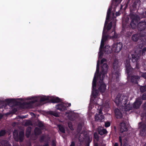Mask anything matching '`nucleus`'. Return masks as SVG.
<instances>
[{"label": "nucleus", "instance_id": "1", "mask_svg": "<svg viewBox=\"0 0 146 146\" xmlns=\"http://www.w3.org/2000/svg\"><path fill=\"white\" fill-rule=\"evenodd\" d=\"M132 19L130 25L133 29H135L137 27L139 31H140V36H146V21L145 20L140 21V17L137 15L132 14L130 16Z\"/></svg>", "mask_w": 146, "mask_h": 146}, {"label": "nucleus", "instance_id": "2", "mask_svg": "<svg viewBox=\"0 0 146 146\" xmlns=\"http://www.w3.org/2000/svg\"><path fill=\"white\" fill-rule=\"evenodd\" d=\"M16 100H19L21 101L23 100L21 98H17L16 99L11 98L6 99L5 101L0 100V108L5 107L6 106V104L9 105H11L13 103L15 106H18L22 105H30L37 102V99H36L29 101L28 102H25L22 103L21 102L17 101Z\"/></svg>", "mask_w": 146, "mask_h": 146}, {"label": "nucleus", "instance_id": "3", "mask_svg": "<svg viewBox=\"0 0 146 146\" xmlns=\"http://www.w3.org/2000/svg\"><path fill=\"white\" fill-rule=\"evenodd\" d=\"M99 62V60L98 61L96 67V72L97 74L96 75L95 73L94 75H95L97 79H100V78H102V76L103 75L105 76V74H107L108 73V65L106 63H104L102 66V71L100 72L99 73V67L98 62Z\"/></svg>", "mask_w": 146, "mask_h": 146}, {"label": "nucleus", "instance_id": "4", "mask_svg": "<svg viewBox=\"0 0 146 146\" xmlns=\"http://www.w3.org/2000/svg\"><path fill=\"white\" fill-rule=\"evenodd\" d=\"M105 77V76L103 75L102 78L99 79L100 80L98 81L97 85L99 91L101 93L104 92L106 89V85L103 82Z\"/></svg>", "mask_w": 146, "mask_h": 146}, {"label": "nucleus", "instance_id": "5", "mask_svg": "<svg viewBox=\"0 0 146 146\" xmlns=\"http://www.w3.org/2000/svg\"><path fill=\"white\" fill-rule=\"evenodd\" d=\"M96 76L95 75L93 79L92 83V90L93 91L92 94L93 96L94 97L97 96L99 93V91L96 89Z\"/></svg>", "mask_w": 146, "mask_h": 146}, {"label": "nucleus", "instance_id": "6", "mask_svg": "<svg viewBox=\"0 0 146 146\" xmlns=\"http://www.w3.org/2000/svg\"><path fill=\"white\" fill-rule=\"evenodd\" d=\"M46 101H48V102L52 103L59 102H61V100L58 97L55 98H52L50 100L48 97L42 98L40 99V101L41 102H44Z\"/></svg>", "mask_w": 146, "mask_h": 146}, {"label": "nucleus", "instance_id": "7", "mask_svg": "<svg viewBox=\"0 0 146 146\" xmlns=\"http://www.w3.org/2000/svg\"><path fill=\"white\" fill-rule=\"evenodd\" d=\"M113 74L116 75V78L119 77V63L118 61L115 60L113 64Z\"/></svg>", "mask_w": 146, "mask_h": 146}, {"label": "nucleus", "instance_id": "8", "mask_svg": "<svg viewBox=\"0 0 146 146\" xmlns=\"http://www.w3.org/2000/svg\"><path fill=\"white\" fill-rule=\"evenodd\" d=\"M128 99L127 96L123 95L120 96L119 94V105L120 104H122V105H123L124 106H125L127 102Z\"/></svg>", "mask_w": 146, "mask_h": 146}, {"label": "nucleus", "instance_id": "9", "mask_svg": "<svg viewBox=\"0 0 146 146\" xmlns=\"http://www.w3.org/2000/svg\"><path fill=\"white\" fill-rule=\"evenodd\" d=\"M140 134L141 136H146V124L142 123L139 126Z\"/></svg>", "mask_w": 146, "mask_h": 146}, {"label": "nucleus", "instance_id": "10", "mask_svg": "<svg viewBox=\"0 0 146 146\" xmlns=\"http://www.w3.org/2000/svg\"><path fill=\"white\" fill-rule=\"evenodd\" d=\"M142 103V101L141 99L137 98L132 105V107L134 108L137 109L139 108Z\"/></svg>", "mask_w": 146, "mask_h": 146}, {"label": "nucleus", "instance_id": "11", "mask_svg": "<svg viewBox=\"0 0 146 146\" xmlns=\"http://www.w3.org/2000/svg\"><path fill=\"white\" fill-rule=\"evenodd\" d=\"M120 126V132L123 133V132L127 131L128 130L126 124L124 122H122L119 124Z\"/></svg>", "mask_w": 146, "mask_h": 146}, {"label": "nucleus", "instance_id": "12", "mask_svg": "<svg viewBox=\"0 0 146 146\" xmlns=\"http://www.w3.org/2000/svg\"><path fill=\"white\" fill-rule=\"evenodd\" d=\"M55 108L57 110L61 111L67 110L66 107L64 105V103L58 104L56 106Z\"/></svg>", "mask_w": 146, "mask_h": 146}, {"label": "nucleus", "instance_id": "13", "mask_svg": "<svg viewBox=\"0 0 146 146\" xmlns=\"http://www.w3.org/2000/svg\"><path fill=\"white\" fill-rule=\"evenodd\" d=\"M129 78L128 79H130L131 82L135 84H138V81L139 79V77L138 76H131L129 75Z\"/></svg>", "mask_w": 146, "mask_h": 146}, {"label": "nucleus", "instance_id": "14", "mask_svg": "<svg viewBox=\"0 0 146 146\" xmlns=\"http://www.w3.org/2000/svg\"><path fill=\"white\" fill-rule=\"evenodd\" d=\"M104 118V116L100 114H96L95 116V120L97 121L100 122H102Z\"/></svg>", "mask_w": 146, "mask_h": 146}, {"label": "nucleus", "instance_id": "15", "mask_svg": "<svg viewBox=\"0 0 146 146\" xmlns=\"http://www.w3.org/2000/svg\"><path fill=\"white\" fill-rule=\"evenodd\" d=\"M107 25V23H106V21H105L104 25V28L103 31V33H102V39L101 40L103 41L104 42H105L106 40L108 38V36L107 35H106V34L105 33V28Z\"/></svg>", "mask_w": 146, "mask_h": 146}, {"label": "nucleus", "instance_id": "16", "mask_svg": "<svg viewBox=\"0 0 146 146\" xmlns=\"http://www.w3.org/2000/svg\"><path fill=\"white\" fill-rule=\"evenodd\" d=\"M126 70L127 74V78H129V74L131 71V66L129 63H127L125 65Z\"/></svg>", "mask_w": 146, "mask_h": 146}, {"label": "nucleus", "instance_id": "17", "mask_svg": "<svg viewBox=\"0 0 146 146\" xmlns=\"http://www.w3.org/2000/svg\"><path fill=\"white\" fill-rule=\"evenodd\" d=\"M119 43L117 42H115L113 44L112 46V49L113 51H114L115 52L118 53L119 52V50H118L117 47Z\"/></svg>", "mask_w": 146, "mask_h": 146}, {"label": "nucleus", "instance_id": "18", "mask_svg": "<svg viewBox=\"0 0 146 146\" xmlns=\"http://www.w3.org/2000/svg\"><path fill=\"white\" fill-rule=\"evenodd\" d=\"M131 60L133 62H136L139 58V57L138 55L134 54H131Z\"/></svg>", "mask_w": 146, "mask_h": 146}, {"label": "nucleus", "instance_id": "19", "mask_svg": "<svg viewBox=\"0 0 146 146\" xmlns=\"http://www.w3.org/2000/svg\"><path fill=\"white\" fill-rule=\"evenodd\" d=\"M139 35L138 34H135L132 35L131 38L133 41L137 42L139 39Z\"/></svg>", "mask_w": 146, "mask_h": 146}, {"label": "nucleus", "instance_id": "20", "mask_svg": "<svg viewBox=\"0 0 146 146\" xmlns=\"http://www.w3.org/2000/svg\"><path fill=\"white\" fill-rule=\"evenodd\" d=\"M111 8H109L108 9V11H107L106 17V21L107 25L108 24L107 20H109L110 19V15L111 14Z\"/></svg>", "mask_w": 146, "mask_h": 146}, {"label": "nucleus", "instance_id": "21", "mask_svg": "<svg viewBox=\"0 0 146 146\" xmlns=\"http://www.w3.org/2000/svg\"><path fill=\"white\" fill-rule=\"evenodd\" d=\"M34 133L35 135H38L42 133L41 129L38 127H36L34 130Z\"/></svg>", "mask_w": 146, "mask_h": 146}, {"label": "nucleus", "instance_id": "22", "mask_svg": "<svg viewBox=\"0 0 146 146\" xmlns=\"http://www.w3.org/2000/svg\"><path fill=\"white\" fill-rule=\"evenodd\" d=\"M24 133L23 131H21L19 132L18 136L19 139L21 142H22L23 140Z\"/></svg>", "mask_w": 146, "mask_h": 146}, {"label": "nucleus", "instance_id": "23", "mask_svg": "<svg viewBox=\"0 0 146 146\" xmlns=\"http://www.w3.org/2000/svg\"><path fill=\"white\" fill-rule=\"evenodd\" d=\"M58 127L59 131L62 133H65V129L64 127L62 125L59 124L58 125Z\"/></svg>", "mask_w": 146, "mask_h": 146}, {"label": "nucleus", "instance_id": "24", "mask_svg": "<svg viewBox=\"0 0 146 146\" xmlns=\"http://www.w3.org/2000/svg\"><path fill=\"white\" fill-rule=\"evenodd\" d=\"M31 127H28L26 130V136L27 137H28L29 135L31 133Z\"/></svg>", "mask_w": 146, "mask_h": 146}, {"label": "nucleus", "instance_id": "25", "mask_svg": "<svg viewBox=\"0 0 146 146\" xmlns=\"http://www.w3.org/2000/svg\"><path fill=\"white\" fill-rule=\"evenodd\" d=\"M107 131L106 129H102L100 130H99L98 131V133L100 135H103L107 133Z\"/></svg>", "mask_w": 146, "mask_h": 146}, {"label": "nucleus", "instance_id": "26", "mask_svg": "<svg viewBox=\"0 0 146 146\" xmlns=\"http://www.w3.org/2000/svg\"><path fill=\"white\" fill-rule=\"evenodd\" d=\"M111 4L112 5L115 6L114 8L115 9L119 4V0H112Z\"/></svg>", "mask_w": 146, "mask_h": 146}, {"label": "nucleus", "instance_id": "27", "mask_svg": "<svg viewBox=\"0 0 146 146\" xmlns=\"http://www.w3.org/2000/svg\"><path fill=\"white\" fill-rule=\"evenodd\" d=\"M92 137L88 136L86 138V141L87 143V145L88 146H89L90 143L92 141Z\"/></svg>", "mask_w": 146, "mask_h": 146}, {"label": "nucleus", "instance_id": "28", "mask_svg": "<svg viewBox=\"0 0 146 146\" xmlns=\"http://www.w3.org/2000/svg\"><path fill=\"white\" fill-rule=\"evenodd\" d=\"M140 90L141 93H143L145 92L146 91V85L140 86Z\"/></svg>", "mask_w": 146, "mask_h": 146}, {"label": "nucleus", "instance_id": "29", "mask_svg": "<svg viewBox=\"0 0 146 146\" xmlns=\"http://www.w3.org/2000/svg\"><path fill=\"white\" fill-rule=\"evenodd\" d=\"M115 117L117 119L119 118V109L117 108L114 110Z\"/></svg>", "mask_w": 146, "mask_h": 146}, {"label": "nucleus", "instance_id": "30", "mask_svg": "<svg viewBox=\"0 0 146 146\" xmlns=\"http://www.w3.org/2000/svg\"><path fill=\"white\" fill-rule=\"evenodd\" d=\"M114 102L117 107L119 106V94H117L114 99Z\"/></svg>", "mask_w": 146, "mask_h": 146}, {"label": "nucleus", "instance_id": "31", "mask_svg": "<svg viewBox=\"0 0 146 146\" xmlns=\"http://www.w3.org/2000/svg\"><path fill=\"white\" fill-rule=\"evenodd\" d=\"M145 42L142 40L139 43H138V47L139 48L141 49L144 46Z\"/></svg>", "mask_w": 146, "mask_h": 146}, {"label": "nucleus", "instance_id": "32", "mask_svg": "<svg viewBox=\"0 0 146 146\" xmlns=\"http://www.w3.org/2000/svg\"><path fill=\"white\" fill-rule=\"evenodd\" d=\"M112 25V23L111 22H110L108 25L107 27L106 28V29L107 31H108L110 30L111 28Z\"/></svg>", "mask_w": 146, "mask_h": 146}, {"label": "nucleus", "instance_id": "33", "mask_svg": "<svg viewBox=\"0 0 146 146\" xmlns=\"http://www.w3.org/2000/svg\"><path fill=\"white\" fill-rule=\"evenodd\" d=\"M25 125L26 126H27L29 125H32V124L30 120H28L25 123Z\"/></svg>", "mask_w": 146, "mask_h": 146}, {"label": "nucleus", "instance_id": "34", "mask_svg": "<svg viewBox=\"0 0 146 146\" xmlns=\"http://www.w3.org/2000/svg\"><path fill=\"white\" fill-rule=\"evenodd\" d=\"M111 125V123L109 121L105 122V127H108L110 126Z\"/></svg>", "mask_w": 146, "mask_h": 146}, {"label": "nucleus", "instance_id": "35", "mask_svg": "<svg viewBox=\"0 0 146 146\" xmlns=\"http://www.w3.org/2000/svg\"><path fill=\"white\" fill-rule=\"evenodd\" d=\"M50 114L56 117H58L59 116L58 114L57 113L52 111H51L50 112Z\"/></svg>", "mask_w": 146, "mask_h": 146}, {"label": "nucleus", "instance_id": "36", "mask_svg": "<svg viewBox=\"0 0 146 146\" xmlns=\"http://www.w3.org/2000/svg\"><path fill=\"white\" fill-rule=\"evenodd\" d=\"M6 131L5 130H2L0 131V136H4L6 134Z\"/></svg>", "mask_w": 146, "mask_h": 146}, {"label": "nucleus", "instance_id": "37", "mask_svg": "<svg viewBox=\"0 0 146 146\" xmlns=\"http://www.w3.org/2000/svg\"><path fill=\"white\" fill-rule=\"evenodd\" d=\"M103 52L101 49L100 50V52L99 54V58H102L103 55Z\"/></svg>", "mask_w": 146, "mask_h": 146}, {"label": "nucleus", "instance_id": "38", "mask_svg": "<svg viewBox=\"0 0 146 146\" xmlns=\"http://www.w3.org/2000/svg\"><path fill=\"white\" fill-rule=\"evenodd\" d=\"M105 42L101 40V44L100 47V50L102 49L104 47V45Z\"/></svg>", "mask_w": 146, "mask_h": 146}, {"label": "nucleus", "instance_id": "39", "mask_svg": "<svg viewBox=\"0 0 146 146\" xmlns=\"http://www.w3.org/2000/svg\"><path fill=\"white\" fill-rule=\"evenodd\" d=\"M37 125L40 127H42L44 126L43 123L41 121H39L38 122Z\"/></svg>", "mask_w": 146, "mask_h": 146}, {"label": "nucleus", "instance_id": "40", "mask_svg": "<svg viewBox=\"0 0 146 146\" xmlns=\"http://www.w3.org/2000/svg\"><path fill=\"white\" fill-rule=\"evenodd\" d=\"M112 37L114 39V41H115V40L117 39V35L116 34L115 31L114 32V35L112 36Z\"/></svg>", "mask_w": 146, "mask_h": 146}, {"label": "nucleus", "instance_id": "41", "mask_svg": "<svg viewBox=\"0 0 146 146\" xmlns=\"http://www.w3.org/2000/svg\"><path fill=\"white\" fill-rule=\"evenodd\" d=\"M142 99L143 100H146V93H144L142 96Z\"/></svg>", "mask_w": 146, "mask_h": 146}, {"label": "nucleus", "instance_id": "42", "mask_svg": "<svg viewBox=\"0 0 146 146\" xmlns=\"http://www.w3.org/2000/svg\"><path fill=\"white\" fill-rule=\"evenodd\" d=\"M145 52H146V47H144L143 49V50L142 51V55H145Z\"/></svg>", "mask_w": 146, "mask_h": 146}, {"label": "nucleus", "instance_id": "43", "mask_svg": "<svg viewBox=\"0 0 146 146\" xmlns=\"http://www.w3.org/2000/svg\"><path fill=\"white\" fill-rule=\"evenodd\" d=\"M44 136H42L40 139V142H42L44 139Z\"/></svg>", "mask_w": 146, "mask_h": 146}, {"label": "nucleus", "instance_id": "44", "mask_svg": "<svg viewBox=\"0 0 146 146\" xmlns=\"http://www.w3.org/2000/svg\"><path fill=\"white\" fill-rule=\"evenodd\" d=\"M64 104L66 106V108L68 107H69L71 105V103H68V102L66 103H64Z\"/></svg>", "mask_w": 146, "mask_h": 146}, {"label": "nucleus", "instance_id": "45", "mask_svg": "<svg viewBox=\"0 0 146 146\" xmlns=\"http://www.w3.org/2000/svg\"><path fill=\"white\" fill-rule=\"evenodd\" d=\"M51 146H56V143L54 140H52V141Z\"/></svg>", "mask_w": 146, "mask_h": 146}, {"label": "nucleus", "instance_id": "46", "mask_svg": "<svg viewBox=\"0 0 146 146\" xmlns=\"http://www.w3.org/2000/svg\"><path fill=\"white\" fill-rule=\"evenodd\" d=\"M106 61V60L104 58H103L102 59L101 61V64H102L104 63V62Z\"/></svg>", "mask_w": 146, "mask_h": 146}, {"label": "nucleus", "instance_id": "47", "mask_svg": "<svg viewBox=\"0 0 146 146\" xmlns=\"http://www.w3.org/2000/svg\"><path fill=\"white\" fill-rule=\"evenodd\" d=\"M139 64L138 63H136V67H135V68L139 69Z\"/></svg>", "mask_w": 146, "mask_h": 146}, {"label": "nucleus", "instance_id": "48", "mask_svg": "<svg viewBox=\"0 0 146 146\" xmlns=\"http://www.w3.org/2000/svg\"><path fill=\"white\" fill-rule=\"evenodd\" d=\"M75 143L74 141H72L71 142V144L69 146H75Z\"/></svg>", "mask_w": 146, "mask_h": 146}, {"label": "nucleus", "instance_id": "49", "mask_svg": "<svg viewBox=\"0 0 146 146\" xmlns=\"http://www.w3.org/2000/svg\"><path fill=\"white\" fill-rule=\"evenodd\" d=\"M119 143H120L121 146L122 145V139L121 137L119 136Z\"/></svg>", "mask_w": 146, "mask_h": 146}, {"label": "nucleus", "instance_id": "50", "mask_svg": "<svg viewBox=\"0 0 146 146\" xmlns=\"http://www.w3.org/2000/svg\"><path fill=\"white\" fill-rule=\"evenodd\" d=\"M104 51L105 52H106V53H108L110 52V51H108V50H107V49L106 48H104Z\"/></svg>", "mask_w": 146, "mask_h": 146}, {"label": "nucleus", "instance_id": "51", "mask_svg": "<svg viewBox=\"0 0 146 146\" xmlns=\"http://www.w3.org/2000/svg\"><path fill=\"white\" fill-rule=\"evenodd\" d=\"M94 137H95V138L96 139H97V140H98V139H99V137H98V136L97 135L96 136H94Z\"/></svg>", "mask_w": 146, "mask_h": 146}, {"label": "nucleus", "instance_id": "52", "mask_svg": "<svg viewBox=\"0 0 146 146\" xmlns=\"http://www.w3.org/2000/svg\"><path fill=\"white\" fill-rule=\"evenodd\" d=\"M115 15L116 16H119V11L116 12Z\"/></svg>", "mask_w": 146, "mask_h": 146}, {"label": "nucleus", "instance_id": "53", "mask_svg": "<svg viewBox=\"0 0 146 146\" xmlns=\"http://www.w3.org/2000/svg\"><path fill=\"white\" fill-rule=\"evenodd\" d=\"M80 124H79L78 125V129H80V130L81 129L82 127L81 126L80 127Z\"/></svg>", "mask_w": 146, "mask_h": 146}, {"label": "nucleus", "instance_id": "54", "mask_svg": "<svg viewBox=\"0 0 146 146\" xmlns=\"http://www.w3.org/2000/svg\"><path fill=\"white\" fill-rule=\"evenodd\" d=\"M121 112L119 110V118H121Z\"/></svg>", "mask_w": 146, "mask_h": 146}, {"label": "nucleus", "instance_id": "55", "mask_svg": "<svg viewBox=\"0 0 146 146\" xmlns=\"http://www.w3.org/2000/svg\"><path fill=\"white\" fill-rule=\"evenodd\" d=\"M43 146H49V145L48 143H46Z\"/></svg>", "mask_w": 146, "mask_h": 146}, {"label": "nucleus", "instance_id": "56", "mask_svg": "<svg viewBox=\"0 0 146 146\" xmlns=\"http://www.w3.org/2000/svg\"><path fill=\"white\" fill-rule=\"evenodd\" d=\"M102 111L101 110H100L99 112V114H102Z\"/></svg>", "mask_w": 146, "mask_h": 146}, {"label": "nucleus", "instance_id": "57", "mask_svg": "<svg viewBox=\"0 0 146 146\" xmlns=\"http://www.w3.org/2000/svg\"><path fill=\"white\" fill-rule=\"evenodd\" d=\"M114 146H118L117 143H115L114 145Z\"/></svg>", "mask_w": 146, "mask_h": 146}, {"label": "nucleus", "instance_id": "58", "mask_svg": "<svg viewBox=\"0 0 146 146\" xmlns=\"http://www.w3.org/2000/svg\"><path fill=\"white\" fill-rule=\"evenodd\" d=\"M94 146H98V144L96 143L94 144Z\"/></svg>", "mask_w": 146, "mask_h": 146}, {"label": "nucleus", "instance_id": "59", "mask_svg": "<svg viewBox=\"0 0 146 146\" xmlns=\"http://www.w3.org/2000/svg\"><path fill=\"white\" fill-rule=\"evenodd\" d=\"M112 15L113 16H113H114V13H112Z\"/></svg>", "mask_w": 146, "mask_h": 146}, {"label": "nucleus", "instance_id": "60", "mask_svg": "<svg viewBox=\"0 0 146 146\" xmlns=\"http://www.w3.org/2000/svg\"><path fill=\"white\" fill-rule=\"evenodd\" d=\"M2 117V116L0 114V119Z\"/></svg>", "mask_w": 146, "mask_h": 146}, {"label": "nucleus", "instance_id": "61", "mask_svg": "<svg viewBox=\"0 0 146 146\" xmlns=\"http://www.w3.org/2000/svg\"><path fill=\"white\" fill-rule=\"evenodd\" d=\"M121 48H122V47L121 48H119V52L120 51V50H121Z\"/></svg>", "mask_w": 146, "mask_h": 146}, {"label": "nucleus", "instance_id": "62", "mask_svg": "<svg viewBox=\"0 0 146 146\" xmlns=\"http://www.w3.org/2000/svg\"><path fill=\"white\" fill-rule=\"evenodd\" d=\"M119 45H122V43H120L119 42Z\"/></svg>", "mask_w": 146, "mask_h": 146}, {"label": "nucleus", "instance_id": "63", "mask_svg": "<svg viewBox=\"0 0 146 146\" xmlns=\"http://www.w3.org/2000/svg\"><path fill=\"white\" fill-rule=\"evenodd\" d=\"M14 110H15V111H17V109H14Z\"/></svg>", "mask_w": 146, "mask_h": 146}, {"label": "nucleus", "instance_id": "64", "mask_svg": "<svg viewBox=\"0 0 146 146\" xmlns=\"http://www.w3.org/2000/svg\"><path fill=\"white\" fill-rule=\"evenodd\" d=\"M144 146H146V143H145V144Z\"/></svg>", "mask_w": 146, "mask_h": 146}]
</instances>
